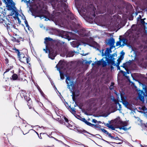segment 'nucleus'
<instances>
[{
    "instance_id": "nucleus-63",
    "label": "nucleus",
    "mask_w": 147,
    "mask_h": 147,
    "mask_svg": "<svg viewBox=\"0 0 147 147\" xmlns=\"http://www.w3.org/2000/svg\"><path fill=\"white\" fill-rule=\"evenodd\" d=\"M17 18L18 20V23L19 24H20V23L21 22V21L20 20V19L18 17V18Z\"/></svg>"
},
{
    "instance_id": "nucleus-53",
    "label": "nucleus",
    "mask_w": 147,
    "mask_h": 147,
    "mask_svg": "<svg viewBox=\"0 0 147 147\" xmlns=\"http://www.w3.org/2000/svg\"><path fill=\"white\" fill-rule=\"evenodd\" d=\"M107 58H109V59H115L113 57H112V56L111 55V54H110V55H108V56H107Z\"/></svg>"
},
{
    "instance_id": "nucleus-55",
    "label": "nucleus",
    "mask_w": 147,
    "mask_h": 147,
    "mask_svg": "<svg viewBox=\"0 0 147 147\" xmlns=\"http://www.w3.org/2000/svg\"><path fill=\"white\" fill-rule=\"evenodd\" d=\"M5 63L6 64H7L9 63V60L8 59L6 58L5 59Z\"/></svg>"
},
{
    "instance_id": "nucleus-39",
    "label": "nucleus",
    "mask_w": 147,
    "mask_h": 147,
    "mask_svg": "<svg viewBox=\"0 0 147 147\" xmlns=\"http://www.w3.org/2000/svg\"><path fill=\"white\" fill-rule=\"evenodd\" d=\"M119 41H118L116 43V46H121V40H120V38H119Z\"/></svg>"
},
{
    "instance_id": "nucleus-50",
    "label": "nucleus",
    "mask_w": 147,
    "mask_h": 147,
    "mask_svg": "<svg viewBox=\"0 0 147 147\" xmlns=\"http://www.w3.org/2000/svg\"><path fill=\"white\" fill-rule=\"evenodd\" d=\"M109 127V128L111 129L112 130H115V127H113L112 125H110Z\"/></svg>"
},
{
    "instance_id": "nucleus-58",
    "label": "nucleus",
    "mask_w": 147,
    "mask_h": 147,
    "mask_svg": "<svg viewBox=\"0 0 147 147\" xmlns=\"http://www.w3.org/2000/svg\"><path fill=\"white\" fill-rule=\"evenodd\" d=\"M118 105L119 106V109H118L119 111H120L121 110V105L119 104V103H118Z\"/></svg>"
},
{
    "instance_id": "nucleus-30",
    "label": "nucleus",
    "mask_w": 147,
    "mask_h": 147,
    "mask_svg": "<svg viewBox=\"0 0 147 147\" xmlns=\"http://www.w3.org/2000/svg\"><path fill=\"white\" fill-rule=\"evenodd\" d=\"M120 96L121 98V100H122L121 102H122L123 101H126V98L124 96L123 94H122V93H121Z\"/></svg>"
},
{
    "instance_id": "nucleus-7",
    "label": "nucleus",
    "mask_w": 147,
    "mask_h": 147,
    "mask_svg": "<svg viewBox=\"0 0 147 147\" xmlns=\"http://www.w3.org/2000/svg\"><path fill=\"white\" fill-rule=\"evenodd\" d=\"M63 53L61 54V56L64 57L66 56V57H73L74 55L75 51L73 52L69 51L67 49L65 48L63 49Z\"/></svg>"
},
{
    "instance_id": "nucleus-52",
    "label": "nucleus",
    "mask_w": 147,
    "mask_h": 147,
    "mask_svg": "<svg viewBox=\"0 0 147 147\" xmlns=\"http://www.w3.org/2000/svg\"><path fill=\"white\" fill-rule=\"evenodd\" d=\"M94 100V98H91L89 99L88 100V101L90 103L92 104L93 103L92 102V101Z\"/></svg>"
},
{
    "instance_id": "nucleus-29",
    "label": "nucleus",
    "mask_w": 147,
    "mask_h": 147,
    "mask_svg": "<svg viewBox=\"0 0 147 147\" xmlns=\"http://www.w3.org/2000/svg\"><path fill=\"white\" fill-rule=\"evenodd\" d=\"M125 70L126 71V72L125 71H123L122 70L120 71V72L122 73L123 74V76H125V75L126 74V73H127L128 74H129V73L130 72V71L129 70V69H128V68H126V69H125Z\"/></svg>"
},
{
    "instance_id": "nucleus-25",
    "label": "nucleus",
    "mask_w": 147,
    "mask_h": 147,
    "mask_svg": "<svg viewBox=\"0 0 147 147\" xmlns=\"http://www.w3.org/2000/svg\"><path fill=\"white\" fill-rule=\"evenodd\" d=\"M72 98L74 100V98L75 97H77L78 96L79 94V93L78 91L76 92V91H72Z\"/></svg>"
},
{
    "instance_id": "nucleus-59",
    "label": "nucleus",
    "mask_w": 147,
    "mask_h": 147,
    "mask_svg": "<svg viewBox=\"0 0 147 147\" xmlns=\"http://www.w3.org/2000/svg\"><path fill=\"white\" fill-rule=\"evenodd\" d=\"M113 101L115 102V104H118V103H119V102L117 100L115 99H114L113 100Z\"/></svg>"
},
{
    "instance_id": "nucleus-19",
    "label": "nucleus",
    "mask_w": 147,
    "mask_h": 147,
    "mask_svg": "<svg viewBox=\"0 0 147 147\" xmlns=\"http://www.w3.org/2000/svg\"><path fill=\"white\" fill-rule=\"evenodd\" d=\"M132 63V61L129 60V61L126 62L125 63L123 64L122 66H121V67H122L125 69L128 68V67L131 65Z\"/></svg>"
},
{
    "instance_id": "nucleus-13",
    "label": "nucleus",
    "mask_w": 147,
    "mask_h": 147,
    "mask_svg": "<svg viewBox=\"0 0 147 147\" xmlns=\"http://www.w3.org/2000/svg\"><path fill=\"white\" fill-rule=\"evenodd\" d=\"M112 48L113 47L112 46H110L109 48H107L104 54L103 53V52H102V56L103 57L105 56V57H107V56H108L109 55L110 53L112 52L111 50Z\"/></svg>"
},
{
    "instance_id": "nucleus-5",
    "label": "nucleus",
    "mask_w": 147,
    "mask_h": 147,
    "mask_svg": "<svg viewBox=\"0 0 147 147\" xmlns=\"http://www.w3.org/2000/svg\"><path fill=\"white\" fill-rule=\"evenodd\" d=\"M145 92L143 90H139L138 91V97L139 100L142 102L144 101V97L147 96V90L146 89L144 90Z\"/></svg>"
},
{
    "instance_id": "nucleus-26",
    "label": "nucleus",
    "mask_w": 147,
    "mask_h": 147,
    "mask_svg": "<svg viewBox=\"0 0 147 147\" xmlns=\"http://www.w3.org/2000/svg\"><path fill=\"white\" fill-rule=\"evenodd\" d=\"M123 104L127 108H128L130 106V104L129 102L126 100L123 101L122 102Z\"/></svg>"
},
{
    "instance_id": "nucleus-34",
    "label": "nucleus",
    "mask_w": 147,
    "mask_h": 147,
    "mask_svg": "<svg viewBox=\"0 0 147 147\" xmlns=\"http://www.w3.org/2000/svg\"><path fill=\"white\" fill-rule=\"evenodd\" d=\"M80 120L84 122L86 124H87L88 122V121L85 118H82L80 117Z\"/></svg>"
},
{
    "instance_id": "nucleus-22",
    "label": "nucleus",
    "mask_w": 147,
    "mask_h": 147,
    "mask_svg": "<svg viewBox=\"0 0 147 147\" xmlns=\"http://www.w3.org/2000/svg\"><path fill=\"white\" fill-rule=\"evenodd\" d=\"M108 44L110 46H112L113 47H115V46H113L115 43V40L113 38H111L109 39L108 40Z\"/></svg>"
},
{
    "instance_id": "nucleus-35",
    "label": "nucleus",
    "mask_w": 147,
    "mask_h": 147,
    "mask_svg": "<svg viewBox=\"0 0 147 147\" xmlns=\"http://www.w3.org/2000/svg\"><path fill=\"white\" fill-rule=\"evenodd\" d=\"M59 72L60 74V77L61 79L63 80L64 78V75L63 73L61 72V71L59 70Z\"/></svg>"
},
{
    "instance_id": "nucleus-27",
    "label": "nucleus",
    "mask_w": 147,
    "mask_h": 147,
    "mask_svg": "<svg viewBox=\"0 0 147 147\" xmlns=\"http://www.w3.org/2000/svg\"><path fill=\"white\" fill-rule=\"evenodd\" d=\"M23 15V16L22 17V19L24 20V22L26 25V27H27L28 28V29H29V26L28 24L27 21L26 20L25 16Z\"/></svg>"
},
{
    "instance_id": "nucleus-8",
    "label": "nucleus",
    "mask_w": 147,
    "mask_h": 147,
    "mask_svg": "<svg viewBox=\"0 0 147 147\" xmlns=\"http://www.w3.org/2000/svg\"><path fill=\"white\" fill-rule=\"evenodd\" d=\"M24 99L26 101L27 105L28 106L30 109H32L33 108V104L31 99L29 97V95L28 94L24 95Z\"/></svg>"
},
{
    "instance_id": "nucleus-18",
    "label": "nucleus",
    "mask_w": 147,
    "mask_h": 147,
    "mask_svg": "<svg viewBox=\"0 0 147 147\" xmlns=\"http://www.w3.org/2000/svg\"><path fill=\"white\" fill-rule=\"evenodd\" d=\"M40 13L39 17L42 18H46V14L48 13L47 11L45 10H42L40 11Z\"/></svg>"
},
{
    "instance_id": "nucleus-56",
    "label": "nucleus",
    "mask_w": 147,
    "mask_h": 147,
    "mask_svg": "<svg viewBox=\"0 0 147 147\" xmlns=\"http://www.w3.org/2000/svg\"><path fill=\"white\" fill-rule=\"evenodd\" d=\"M15 13V15L16 17L17 18H18V15H19V13L18 11H17Z\"/></svg>"
},
{
    "instance_id": "nucleus-42",
    "label": "nucleus",
    "mask_w": 147,
    "mask_h": 147,
    "mask_svg": "<svg viewBox=\"0 0 147 147\" xmlns=\"http://www.w3.org/2000/svg\"><path fill=\"white\" fill-rule=\"evenodd\" d=\"M122 59H121V58H119L117 59V65H119V64L121 63V60Z\"/></svg>"
},
{
    "instance_id": "nucleus-54",
    "label": "nucleus",
    "mask_w": 147,
    "mask_h": 147,
    "mask_svg": "<svg viewBox=\"0 0 147 147\" xmlns=\"http://www.w3.org/2000/svg\"><path fill=\"white\" fill-rule=\"evenodd\" d=\"M11 69V67L10 66V68H9L7 69L5 71V72H4V74H5V73H6V72H8L9 70H10Z\"/></svg>"
},
{
    "instance_id": "nucleus-23",
    "label": "nucleus",
    "mask_w": 147,
    "mask_h": 147,
    "mask_svg": "<svg viewBox=\"0 0 147 147\" xmlns=\"http://www.w3.org/2000/svg\"><path fill=\"white\" fill-rule=\"evenodd\" d=\"M65 116H62V117H61L60 116H59V117H58L57 119L56 120L58 121L61 124H63L64 123H65L64 122V117H65Z\"/></svg>"
},
{
    "instance_id": "nucleus-12",
    "label": "nucleus",
    "mask_w": 147,
    "mask_h": 147,
    "mask_svg": "<svg viewBox=\"0 0 147 147\" xmlns=\"http://www.w3.org/2000/svg\"><path fill=\"white\" fill-rule=\"evenodd\" d=\"M104 58H105V57H103L99 61H95V63H96V64L98 65H102L103 67H106L107 65V63L105 60H104Z\"/></svg>"
},
{
    "instance_id": "nucleus-20",
    "label": "nucleus",
    "mask_w": 147,
    "mask_h": 147,
    "mask_svg": "<svg viewBox=\"0 0 147 147\" xmlns=\"http://www.w3.org/2000/svg\"><path fill=\"white\" fill-rule=\"evenodd\" d=\"M53 40L51 38L49 37H46L45 39L44 43H45L46 45H49L50 46L51 45L54 44L53 43L51 44L50 45L49 43V42H51L53 41Z\"/></svg>"
},
{
    "instance_id": "nucleus-43",
    "label": "nucleus",
    "mask_w": 147,
    "mask_h": 147,
    "mask_svg": "<svg viewBox=\"0 0 147 147\" xmlns=\"http://www.w3.org/2000/svg\"><path fill=\"white\" fill-rule=\"evenodd\" d=\"M125 54V53L123 52V51H122L121 52V55H120V58H121V59H123L124 58V56Z\"/></svg>"
},
{
    "instance_id": "nucleus-64",
    "label": "nucleus",
    "mask_w": 147,
    "mask_h": 147,
    "mask_svg": "<svg viewBox=\"0 0 147 147\" xmlns=\"http://www.w3.org/2000/svg\"><path fill=\"white\" fill-rule=\"evenodd\" d=\"M133 17L132 16V15L129 18V19L130 20H132L133 19Z\"/></svg>"
},
{
    "instance_id": "nucleus-38",
    "label": "nucleus",
    "mask_w": 147,
    "mask_h": 147,
    "mask_svg": "<svg viewBox=\"0 0 147 147\" xmlns=\"http://www.w3.org/2000/svg\"><path fill=\"white\" fill-rule=\"evenodd\" d=\"M14 3H13V4ZM14 7V5H8L7 6V7H8V10H11L12 9H13V7Z\"/></svg>"
},
{
    "instance_id": "nucleus-9",
    "label": "nucleus",
    "mask_w": 147,
    "mask_h": 147,
    "mask_svg": "<svg viewBox=\"0 0 147 147\" xmlns=\"http://www.w3.org/2000/svg\"><path fill=\"white\" fill-rule=\"evenodd\" d=\"M22 71H21L20 69H19L18 74L17 75L16 74H13L12 76V79L13 80H20L21 79V80H22V78L21 73H23Z\"/></svg>"
},
{
    "instance_id": "nucleus-16",
    "label": "nucleus",
    "mask_w": 147,
    "mask_h": 147,
    "mask_svg": "<svg viewBox=\"0 0 147 147\" xmlns=\"http://www.w3.org/2000/svg\"><path fill=\"white\" fill-rule=\"evenodd\" d=\"M65 66V63L62 60H60L56 65L57 67L59 70L61 69H63Z\"/></svg>"
},
{
    "instance_id": "nucleus-40",
    "label": "nucleus",
    "mask_w": 147,
    "mask_h": 147,
    "mask_svg": "<svg viewBox=\"0 0 147 147\" xmlns=\"http://www.w3.org/2000/svg\"><path fill=\"white\" fill-rule=\"evenodd\" d=\"M30 131H31L32 133H33L34 134H36L38 135V137H39L40 135H39V134L37 132H36L35 130L33 129H31L30 130Z\"/></svg>"
},
{
    "instance_id": "nucleus-28",
    "label": "nucleus",
    "mask_w": 147,
    "mask_h": 147,
    "mask_svg": "<svg viewBox=\"0 0 147 147\" xmlns=\"http://www.w3.org/2000/svg\"><path fill=\"white\" fill-rule=\"evenodd\" d=\"M118 140L119 141H117L116 142H110V143H116L117 144H122L123 142V140H121V139L119 138V140ZM107 143H109V142H107Z\"/></svg>"
},
{
    "instance_id": "nucleus-36",
    "label": "nucleus",
    "mask_w": 147,
    "mask_h": 147,
    "mask_svg": "<svg viewBox=\"0 0 147 147\" xmlns=\"http://www.w3.org/2000/svg\"><path fill=\"white\" fill-rule=\"evenodd\" d=\"M50 46H49V45H46V49H44L43 50L46 53H47L49 52V49L50 48Z\"/></svg>"
},
{
    "instance_id": "nucleus-31",
    "label": "nucleus",
    "mask_w": 147,
    "mask_h": 147,
    "mask_svg": "<svg viewBox=\"0 0 147 147\" xmlns=\"http://www.w3.org/2000/svg\"><path fill=\"white\" fill-rule=\"evenodd\" d=\"M61 6L63 7L65 10L67 9L68 7L67 5V4L63 2L62 3H61Z\"/></svg>"
},
{
    "instance_id": "nucleus-49",
    "label": "nucleus",
    "mask_w": 147,
    "mask_h": 147,
    "mask_svg": "<svg viewBox=\"0 0 147 147\" xmlns=\"http://www.w3.org/2000/svg\"><path fill=\"white\" fill-rule=\"evenodd\" d=\"M91 13L92 16L93 17H94L96 15L95 13V11L94 10H92V11L91 12L90 14H91Z\"/></svg>"
},
{
    "instance_id": "nucleus-37",
    "label": "nucleus",
    "mask_w": 147,
    "mask_h": 147,
    "mask_svg": "<svg viewBox=\"0 0 147 147\" xmlns=\"http://www.w3.org/2000/svg\"><path fill=\"white\" fill-rule=\"evenodd\" d=\"M77 130L80 133H82V132H83V133H87V134H90V135H92L91 134H90L88 132H87L85 130H84V129H83V130H78V129H77Z\"/></svg>"
},
{
    "instance_id": "nucleus-45",
    "label": "nucleus",
    "mask_w": 147,
    "mask_h": 147,
    "mask_svg": "<svg viewBox=\"0 0 147 147\" xmlns=\"http://www.w3.org/2000/svg\"><path fill=\"white\" fill-rule=\"evenodd\" d=\"M87 125L88 126H91L92 127H94L95 125L94 124H92L91 123H90L88 122L87 123Z\"/></svg>"
},
{
    "instance_id": "nucleus-32",
    "label": "nucleus",
    "mask_w": 147,
    "mask_h": 147,
    "mask_svg": "<svg viewBox=\"0 0 147 147\" xmlns=\"http://www.w3.org/2000/svg\"><path fill=\"white\" fill-rule=\"evenodd\" d=\"M14 7L13 8V9H12V12H11V13L12 14V15H13L17 11L16 9V7L14 5Z\"/></svg>"
},
{
    "instance_id": "nucleus-11",
    "label": "nucleus",
    "mask_w": 147,
    "mask_h": 147,
    "mask_svg": "<svg viewBox=\"0 0 147 147\" xmlns=\"http://www.w3.org/2000/svg\"><path fill=\"white\" fill-rule=\"evenodd\" d=\"M101 131L105 134L108 135V137L112 139H114L116 140H119V138L117 136H112L110 133H109V132L106 130L105 129H101Z\"/></svg>"
},
{
    "instance_id": "nucleus-61",
    "label": "nucleus",
    "mask_w": 147,
    "mask_h": 147,
    "mask_svg": "<svg viewBox=\"0 0 147 147\" xmlns=\"http://www.w3.org/2000/svg\"><path fill=\"white\" fill-rule=\"evenodd\" d=\"M7 2L8 3L10 4V3H11V1H12V0H7Z\"/></svg>"
},
{
    "instance_id": "nucleus-6",
    "label": "nucleus",
    "mask_w": 147,
    "mask_h": 147,
    "mask_svg": "<svg viewBox=\"0 0 147 147\" xmlns=\"http://www.w3.org/2000/svg\"><path fill=\"white\" fill-rule=\"evenodd\" d=\"M3 24H4L6 26L7 29L8 30H10L11 28H15L16 26L13 22H11L8 19H6V20Z\"/></svg>"
},
{
    "instance_id": "nucleus-33",
    "label": "nucleus",
    "mask_w": 147,
    "mask_h": 147,
    "mask_svg": "<svg viewBox=\"0 0 147 147\" xmlns=\"http://www.w3.org/2000/svg\"><path fill=\"white\" fill-rule=\"evenodd\" d=\"M69 111L72 114L74 115L76 113V111H75V109L73 108L70 107Z\"/></svg>"
},
{
    "instance_id": "nucleus-15",
    "label": "nucleus",
    "mask_w": 147,
    "mask_h": 147,
    "mask_svg": "<svg viewBox=\"0 0 147 147\" xmlns=\"http://www.w3.org/2000/svg\"><path fill=\"white\" fill-rule=\"evenodd\" d=\"M65 82L69 86H70L72 88L74 87V82L71 81L70 77L69 76H67Z\"/></svg>"
},
{
    "instance_id": "nucleus-57",
    "label": "nucleus",
    "mask_w": 147,
    "mask_h": 147,
    "mask_svg": "<svg viewBox=\"0 0 147 147\" xmlns=\"http://www.w3.org/2000/svg\"><path fill=\"white\" fill-rule=\"evenodd\" d=\"M100 126H101V125H95L94 127L95 128H98V127H99Z\"/></svg>"
},
{
    "instance_id": "nucleus-46",
    "label": "nucleus",
    "mask_w": 147,
    "mask_h": 147,
    "mask_svg": "<svg viewBox=\"0 0 147 147\" xmlns=\"http://www.w3.org/2000/svg\"><path fill=\"white\" fill-rule=\"evenodd\" d=\"M17 38H15L14 37H13L11 39V40L12 41L14 42H18V39Z\"/></svg>"
},
{
    "instance_id": "nucleus-2",
    "label": "nucleus",
    "mask_w": 147,
    "mask_h": 147,
    "mask_svg": "<svg viewBox=\"0 0 147 147\" xmlns=\"http://www.w3.org/2000/svg\"><path fill=\"white\" fill-rule=\"evenodd\" d=\"M12 50L13 52L17 54L18 58L21 62L30 64L29 62L30 61V57L28 55H25L22 50L18 49L16 47H14L12 49Z\"/></svg>"
},
{
    "instance_id": "nucleus-3",
    "label": "nucleus",
    "mask_w": 147,
    "mask_h": 147,
    "mask_svg": "<svg viewBox=\"0 0 147 147\" xmlns=\"http://www.w3.org/2000/svg\"><path fill=\"white\" fill-rule=\"evenodd\" d=\"M61 45L59 42H55L54 44L51 45L50 48L49 49V57L52 59H54L56 55V52L59 51L61 48Z\"/></svg>"
},
{
    "instance_id": "nucleus-51",
    "label": "nucleus",
    "mask_w": 147,
    "mask_h": 147,
    "mask_svg": "<svg viewBox=\"0 0 147 147\" xmlns=\"http://www.w3.org/2000/svg\"><path fill=\"white\" fill-rule=\"evenodd\" d=\"M63 118H64V120L66 122V123H68V122H69V120L65 117H64Z\"/></svg>"
},
{
    "instance_id": "nucleus-21",
    "label": "nucleus",
    "mask_w": 147,
    "mask_h": 147,
    "mask_svg": "<svg viewBox=\"0 0 147 147\" xmlns=\"http://www.w3.org/2000/svg\"><path fill=\"white\" fill-rule=\"evenodd\" d=\"M7 19L6 17L4 16V15L1 13L0 15V23H4Z\"/></svg>"
},
{
    "instance_id": "nucleus-17",
    "label": "nucleus",
    "mask_w": 147,
    "mask_h": 147,
    "mask_svg": "<svg viewBox=\"0 0 147 147\" xmlns=\"http://www.w3.org/2000/svg\"><path fill=\"white\" fill-rule=\"evenodd\" d=\"M31 129H30L29 125H26L22 128V131L24 134H26L28 133L29 131H30Z\"/></svg>"
},
{
    "instance_id": "nucleus-44",
    "label": "nucleus",
    "mask_w": 147,
    "mask_h": 147,
    "mask_svg": "<svg viewBox=\"0 0 147 147\" xmlns=\"http://www.w3.org/2000/svg\"><path fill=\"white\" fill-rule=\"evenodd\" d=\"M18 40V43H20V41H23V38H22L21 37H17Z\"/></svg>"
},
{
    "instance_id": "nucleus-4",
    "label": "nucleus",
    "mask_w": 147,
    "mask_h": 147,
    "mask_svg": "<svg viewBox=\"0 0 147 147\" xmlns=\"http://www.w3.org/2000/svg\"><path fill=\"white\" fill-rule=\"evenodd\" d=\"M116 124L119 126V128L120 129H123L126 131L130 129L131 127L128 128L125 127L127 125V123L126 122H123L120 119L119 117L116 119L114 120Z\"/></svg>"
},
{
    "instance_id": "nucleus-62",
    "label": "nucleus",
    "mask_w": 147,
    "mask_h": 147,
    "mask_svg": "<svg viewBox=\"0 0 147 147\" xmlns=\"http://www.w3.org/2000/svg\"><path fill=\"white\" fill-rule=\"evenodd\" d=\"M115 84L114 82H112L111 83V87H113V86Z\"/></svg>"
},
{
    "instance_id": "nucleus-1",
    "label": "nucleus",
    "mask_w": 147,
    "mask_h": 147,
    "mask_svg": "<svg viewBox=\"0 0 147 147\" xmlns=\"http://www.w3.org/2000/svg\"><path fill=\"white\" fill-rule=\"evenodd\" d=\"M68 11V13L67 15V18L69 21L70 26L71 27L74 28L75 29L74 31L75 32H77L78 31V30L80 28L81 26L79 22L76 18V16H74L73 14L69 9H67Z\"/></svg>"
},
{
    "instance_id": "nucleus-48",
    "label": "nucleus",
    "mask_w": 147,
    "mask_h": 147,
    "mask_svg": "<svg viewBox=\"0 0 147 147\" xmlns=\"http://www.w3.org/2000/svg\"><path fill=\"white\" fill-rule=\"evenodd\" d=\"M120 40H121V41H122L123 43L126 44V43L125 42L126 40V39L125 38H123L122 39L120 38Z\"/></svg>"
},
{
    "instance_id": "nucleus-10",
    "label": "nucleus",
    "mask_w": 147,
    "mask_h": 147,
    "mask_svg": "<svg viewBox=\"0 0 147 147\" xmlns=\"http://www.w3.org/2000/svg\"><path fill=\"white\" fill-rule=\"evenodd\" d=\"M59 34L60 36L63 38L67 39L69 40H71V38L69 37L68 33L67 32L62 30Z\"/></svg>"
},
{
    "instance_id": "nucleus-60",
    "label": "nucleus",
    "mask_w": 147,
    "mask_h": 147,
    "mask_svg": "<svg viewBox=\"0 0 147 147\" xmlns=\"http://www.w3.org/2000/svg\"><path fill=\"white\" fill-rule=\"evenodd\" d=\"M92 121L94 123H96L97 121L95 119H92Z\"/></svg>"
},
{
    "instance_id": "nucleus-47",
    "label": "nucleus",
    "mask_w": 147,
    "mask_h": 147,
    "mask_svg": "<svg viewBox=\"0 0 147 147\" xmlns=\"http://www.w3.org/2000/svg\"><path fill=\"white\" fill-rule=\"evenodd\" d=\"M65 125L68 127H72V126L71 124H69V122L67 123H65Z\"/></svg>"
},
{
    "instance_id": "nucleus-14",
    "label": "nucleus",
    "mask_w": 147,
    "mask_h": 147,
    "mask_svg": "<svg viewBox=\"0 0 147 147\" xmlns=\"http://www.w3.org/2000/svg\"><path fill=\"white\" fill-rule=\"evenodd\" d=\"M105 61L107 63V64H108V65H111L114 66L116 65L115 61V59H109L107 57H105Z\"/></svg>"
},
{
    "instance_id": "nucleus-24",
    "label": "nucleus",
    "mask_w": 147,
    "mask_h": 147,
    "mask_svg": "<svg viewBox=\"0 0 147 147\" xmlns=\"http://www.w3.org/2000/svg\"><path fill=\"white\" fill-rule=\"evenodd\" d=\"M48 134L45 133H40V136L39 138L40 139H42L45 138L46 137L48 136Z\"/></svg>"
},
{
    "instance_id": "nucleus-41",
    "label": "nucleus",
    "mask_w": 147,
    "mask_h": 147,
    "mask_svg": "<svg viewBox=\"0 0 147 147\" xmlns=\"http://www.w3.org/2000/svg\"><path fill=\"white\" fill-rule=\"evenodd\" d=\"M146 19V18H144V19H141V23L142 25H144L145 24H147V23H146L144 21V20Z\"/></svg>"
}]
</instances>
